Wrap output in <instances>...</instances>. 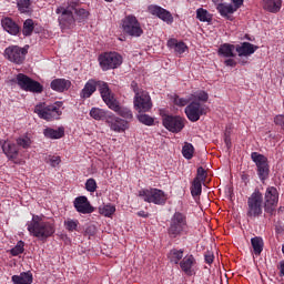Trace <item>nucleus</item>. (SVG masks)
<instances>
[{"instance_id":"1a4fd4ad","label":"nucleus","mask_w":284,"mask_h":284,"mask_svg":"<svg viewBox=\"0 0 284 284\" xmlns=\"http://www.w3.org/2000/svg\"><path fill=\"white\" fill-rule=\"evenodd\" d=\"M16 83L24 92H33L34 94H41V92H43V87L39 83V81L33 80L23 73H19L17 75Z\"/></svg>"},{"instance_id":"f704fd0d","label":"nucleus","mask_w":284,"mask_h":284,"mask_svg":"<svg viewBox=\"0 0 284 284\" xmlns=\"http://www.w3.org/2000/svg\"><path fill=\"white\" fill-rule=\"evenodd\" d=\"M69 3H73L75 4V9H72V12L77 14L79 21H85V19H88V17H90V12L85 9H78L79 8V3L78 2H74V1H71Z\"/></svg>"},{"instance_id":"423d86ee","label":"nucleus","mask_w":284,"mask_h":284,"mask_svg":"<svg viewBox=\"0 0 284 284\" xmlns=\"http://www.w3.org/2000/svg\"><path fill=\"white\" fill-rule=\"evenodd\" d=\"M75 4L69 3V6L60 7L55 10L57 14H60L58 20L62 30H72L77 26V20L74 19Z\"/></svg>"},{"instance_id":"f3484780","label":"nucleus","mask_w":284,"mask_h":284,"mask_svg":"<svg viewBox=\"0 0 284 284\" xmlns=\"http://www.w3.org/2000/svg\"><path fill=\"white\" fill-rule=\"evenodd\" d=\"M73 207L79 212V214H92L95 210L85 195L75 197L73 201Z\"/></svg>"},{"instance_id":"e2e57ef3","label":"nucleus","mask_w":284,"mask_h":284,"mask_svg":"<svg viewBox=\"0 0 284 284\" xmlns=\"http://www.w3.org/2000/svg\"><path fill=\"white\" fill-rule=\"evenodd\" d=\"M283 232H284V229H283L282 225H280V224L275 225V233L276 234H283Z\"/></svg>"},{"instance_id":"052dcab7","label":"nucleus","mask_w":284,"mask_h":284,"mask_svg":"<svg viewBox=\"0 0 284 284\" xmlns=\"http://www.w3.org/2000/svg\"><path fill=\"white\" fill-rule=\"evenodd\" d=\"M243 1L244 0H232V3L234 4L233 8H236V10H239V8L243 6Z\"/></svg>"},{"instance_id":"79ce46f5","label":"nucleus","mask_w":284,"mask_h":284,"mask_svg":"<svg viewBox=\"0 0 284 284\" xmlns=\"http://www.w3.org/2000/svg\"><path fill=\"white\" fill-rule=\"evenodd\" d=\"M17 6L19 11L26 14V12H30V6H32V0H17Z\"/></svg>"},{"instance_id":"a19ab883","label":"nucleus","mask_w":284,"mask_h":284,"mask_svg":"<svg viewBox=\"0 0 284 284\" xmlns=\"http://www.w3.org/2000/svg\"><path fill=\"white\" fill-rule=\"evenodd\" d=\"M79 220L68 219L64 221V227L68 232H79Z\"/></svg>"},{"instance_id":"c756f323","label":"nucleus","mask_w":284,"mask_h":284,"mask_svg":"<svg viewBox=\"0 0 284 284\" xmlns=\"http://www.w3.org/2000/svg\"><path fill=\"white\" fill-rule=\"evenodd\" d=\"M234 50H236V45L230 44V43H223L220 45L217 50L219 57H224L226 59H232L236 57V53H234Z\"/></svg>"},{"instance_id":"4be33fe9","label":"nucleus","mask_w":284,"mask_h":284,"mask_svg":"<svg viewBox=\"0 0 284 284\" xmlns=\"http://www.w3.org/2000/svg\"><path fill=\"white\" fill-rule=\"evenodd\" d=\"M257 50L258 47L250 42H242L241 44L235 45V52H237L239 57H252Z\"/></svg>"},{"instance_id":"c03bdc74","label":"nucleus","mask_w":284,"mask_h":284,"mask_svg":"<svg viewBox=\"0 0 284 284\" xmlns=\"http://www.w3.org/2000/svg\"><path fill=\"white\" fill-rule=\"evenodd\" d=\"M138 121H140V123H143V125H154V118L145 114V113H140L136 115Z\"/></svg>"},{"instance_id":"bf43d9fd","label":"nucleus","mask_w":284,"mask_h":284,"mask_svg":"<svg viewBox=\"0 0 284 284\" xmlns=\"http://www.w3.org/2000/svg\"><path fill=\"white\" fill-rule=\"evenodd\" d=\"M136 216H140L141 219H149L150 217V213H148L145 211H139L136 213Z\"/></svg>"},{"instance_id":"37998d69","label":"nucleus","mask_w":284,"mask_h":284,"mask_svg":"<svg viewBox=\"0 0 284 284\" xmlns=\"http://www.w3.org/2000/svg\"><path fill=\"white\" fill-rule=\"evenodd\" d=\"M16 143L19 148H23V150H28V148L32 145V140L29 136L24 135V136L18 138L16 140Z\"/></svg>"},{"instance_id":"09e8293b","label":"nucleus","mask_w":284,"mask_h":284,"mask_svg":"<svg viewBox=\"0 0 284 284\" xmlns=\"http://www.w3.org/2000/svg\"><path fill=\"white\" fill-rule=\"evenodd\" d=\"M194 99L195 100H193V101H202L203 103H207V100L210 99V95L205 91H200V92L194 94Z\"/></svg>"},{"instance_id":"f03ea898","label":"nucleus","mask_w":284,"mask_h":284,"mask_svg":"<svg viewBox=\"0 0 284 284\" xmlns=\"http://www.w3.org/2000/svg\"><path fill=\"white\" fill-rule=\"evenodd\" d=\"M27 230L31 236L39 239V241H48L57 232L53 222L44 221L39 215H33L32 220L27 222Z\"/></svg>"},{"instance_id":"4d7b16f0","label":"nucleus","mask_w":284,"mask_h":284,"mask_svg":"<svg viewBox=\"0 0 284 284\" xmlns=\"http://www.w3.org/2000/svg\"><path fill=\"white\" fill-rule=\"evenodd\" d=\"M87 236H94L97 234V226L95 225H89L85 229Z\"/></svg>"},{"instance_id":"4c0bfd02","label":"nucleus","mask_w":284,"mask_h":284,"mask_svg":"<svg viewBox=\"0 0 284 284\" xmlns=\"http://www.w3.org/2000/svg\"><path fill=\"white\" fill-rule=\"evenodd\" d=\"M114 212H116V206L112 204H106L99 207V214L106 216L108 219L112 217Z\"/></svg>"},{"instance_id":"c85d7f7f","label":"nucleus","mask_w":284,"mask_h":284,"mask_svg":"<svg viewBox=\"0 0 284 284\" xmlns=\"http://www.w3.org/2000/svg\"><path fill=\"white\" fill-rule=\"evenodd\" d=\"M216 10L221 14V17L227 19L229 21H232V17L230 14H234L236 12V8L227 3H217Z\"/></svg>"},{"instance_id":"cd10ccee","label":"nucleus","mask_w":284,"mask_h":284,"mask_svg":"<svg viewBox=\"0 0 284 284\" xmlns=\"http://www.w3.org/2000/svg\"><path fill=\"white\" fill-rule=\"evenodd\" d=\"M112 113V111H108L105 109H101V108H95L93 106L90 110V118L94 119V121H108L110 114Z\"/></svg>"},{"instance_id":"473e14b6","label":"nucleus","mask_w":284,"mask_h":284,"mask_svg":"<svg viewBox=\"0 0 284 284\" xmlns=\"http://www.w3.org/2000/svg\"><path fill=\"white\" fill-rule=\"evenodd\" d=\"M251 244H252L255 256H261V253L263 252V247L265 245V243L263 242V237L261 236L252 237Z\"/></svg>"},{"instance_id":"f8f14e48","label":"nucleus","mask_w":284,"mask_h":284,"mask_svg":"<svg viewBox=\"0 0 284 284\" xmlns=\"http://www.w3.org/2000/svg\"><path fill=\"white\" fill-rule=\"evenodd\" d=\"M189 121L196 123L203 116L207 114V106L201 104L199 101H192L184 110Z\"/></svg>"},{"instance_id":"13d9d810","label":"nucleus","mask_w":284,"mask_h":284,"mask_svg":"<svg viewBox=\"0 0 284 284\" xmlns=\"http://www.w3.org/2000/svg\"><path fill=\"white\" fill-rule=\"evenodd\" d=\"M224 64L229 68H236V61L234 59H227L224 61Z\"/></svg>"},{"instance_id":"a18cd8bd","label":"nucleus","mask_w":284,"mask_h":284,"mask_svg":"<svg viewBox=\"0 0 284 284\" xmlns=\"http://www.w3.org/2000/svg\"><path fill=\"white\" fill-rule=\"evenodd\" d=\"M26 243L23 241H19L17 245L11 248V255L12 256H19V254H23L26 252Z\"/></svg>"},{"instance_id":"ddd939ff","label":"nucleus","mask_w":284,"mask_h":284,"mask_svg":"<svg viewBox=\"0 0 284 284\" xmlns=\"http://www.w3.org/2000/svg\"><path fill=\"white\" fill-rule=\"evenodd\" d=\"M134 110L141 113L150 112L152 110V98L148 91H141L140 94L134 95Z\"/></svg>"},{"instance_id":"0e129e2a","label":"nucleus","mask_w":284,"mask_h":284,"mask_svg":"<svg viewBox=\"0 0 284 284\" xmlns=\"http://www.w3.org/2000/svg\"><path fill=\"white\" fill-rule=\"evenodd\" d=\"M104 1H106V3H112V1H114V0H104Z\"/></svg>"},{"instance_id":"de8ad7c7","label":"nucleus","mask_w":284,"mask_h":284,"mask_svg":"<svg viewBox=\"0 0 284 284\" xmlns=\"http://www.w3.org/2000/svg\"><path fill=\"white\" fill-rule=\"evenodd\" d=\"M97 180H94L93 178H90L87 180L85 182V190L87 192H97Z\"/></svg>"},{"instance_id":"7c9ffc66","label":"nucleus","mask_w":284,"mask_h":284,"mask_svg":"<svg viewBox=\"0 0 284 284\" xmlns=\"http://www.w3.org/2000/svg\"><path fill=\"white\" fill-rule=\"evenodd\" d=\"M43 134L47 139H63L65 136V128L60 126L57 130L47 128L43 130Z\"/></svg>"},{"instance_id":"dca6fc26","label":"nucleus","mask_w":284,"mask_h":284,"mask_svg":"<svg viewBox=\"0 0 284 284\" xmlns=\"http://www.w3.org/2000/svg\"><path fill=\"white\" fill-rule=\"evenodd\" d=\"M148 11L150 12V14H152L153 17H158V19H161L165 23H174V17H172V13L163 7L150 4L148 7Z\"/></svg>"},{"instance_id":"49530a36","label":"nucleus","mask_w":284,"mask_h":284,"mask_svg":"<svg viewBox=\"0 0 284 284\" xmlns=\"http://www.w3.org/2000/svg\"><path fill=\"white\" fill-rule=\"evenodd\" d=\"M205 179H207V171H205L203 166H199L197 174L194 181H200V183H204Z\"/></svg>"},{"instance_id":"6e6552de","label":"nucleus","mask_w":284,"mask_h":284,"mask_svg":"<svg viewBox=\"0 0 284 284\" xmlns=\"http://www.w3.org/2000/svg\"><path fill=\"white\" fill-rule=\"evenodd\" d=\"M251 159L257 168V176L262 183H265L270 179V163L267 158L258 152H252Z\"/></svg>"},{"instance_id":"2f4dec72","label":"nucleus","mask_w":284,"mask_h":284,"mask_svg":"<svg viewBox=\"0 0 284 284\" xmlns=\"http://www.w3.org/2000/svg\"><path fill=\"white\" fill-rule=\"evenodd\" d=\"M13 284H32L33 277L30 272H22L20 275H13L11 277Z\"/></svg>"},{"instance_id":"3c124183","label":"nucleus","mask_w":284,"mask_h":284,"mask_svg":"<svg viewBox=\"0 0 284 284\" xmlns=\"http://www.w3.org/2000/svg\"><path fill=\"white\" fill-rule=\"evenodd\" d=\"M173 103H174V105H178L179 108H185V105H187V103H190V101L187 99L180 98L179 95H175Z\"/></svg>"},{"instance_id":"a878e982","label":"nucleus","mask_w":284,"mask_h":284,"mask_svg":"<svg viewBox=\"0 0 284 284\" xmlns=\"http://www.w3.org/2000/svg\"><path fill=\"white\" fill-rule=\"evenodd\" d=\"M110 110L115 112L119 116H122V119H125V121H132L134 119L132 110L128 106L121 105L119 101Z\"/></svg>"},{"instance_id":"c9c22d12","label":"nucleus","mask_w":284,"mask_h":284,"mask_svg":"<svg viewBox=\"0 0 284 284\" xmlns=\"http://www.w3.org/2000/svg\"><path fill=\"white\" fill-rule=\"evenodd\" d=\"M33 32H34V20L27 19L23 22L22 34H23V37H32Z\"/></svg>"},{"instance_id":"412c9836","label":"nucleus","mask_w":284,"mask_h":284,"mask_svg":"<svg viewBox=\"0 0 284 284\" xmlns=\"http://www.w3.org/2000/svg\"><path fill=\"white\" fill-rule=\"evenodd\" d=\"M72 87V82L70 80H65L63 78H57L51 81L50 88L53 92H68Z\"/></svg>"},{"instance_id":"bb28decb","label":"nucleus","mask_w":284,"mask_h":284,"mask_svg":"<svg viewBox=\"0 0 284 284\" xmlns=\"http://www.w3.org/2000/svg\"><path fill=\"white\" fill-rule=\"evenodd\" d=\"M283 7L282 0H262V8L266 12H271L272 14H276L281 12V8Z\"/></svg>"},{"instance_id":"ea45409f","label":"nucleus","mask_w":284,"mask_h":284,"mask_svg":"<svg viewBox=\"0 0 284 284\" xmlns=\"http://www.w3.org/2000/svg\"><path fill=\"white\" fill-rule=\"evenodd\" d=\"M182 154L184 159L190 161L194 156V145H192V143L186 142L182 148Z\"/></svg>"},{"instance_id":"f257e3e1","label":"nucleus","mask_w":284,"mask_h":284,"mask_svg":"<svg viewBox=\"0 0 284 284\" xmlns=\"http://www.w3.org/2000/svg\"><path fill=\"white\" fill-rule=\"evenodd\" d=\"M246 205V216L248 219L263 216V207L266 214L274 216V214H276V205H278V190L274 186H268L263 199L261 190L255 189L247 197Z\"/></svg>"},{"instance_id":"603ef678","label":"nucleus","mask_w":284,"mask_h":284,"mask_svg":"<svg viewBox=\"0 0 284 284\" xmlns=\"http://www.w3.org/2000/svg\"><path fill=\"white\" fill-rule=\"evenodd\" d=\"M49 163L51 165V168H57V165H59V163H61V156L59 155H53L49 159Z\"/></svg>"},{"instance_id":"20e7f679","label":"nucleus","mask_w":284,"mask_h":284,"mask_svg":"<svg viewBox=\"0 0 284 284\" xmlns=\"http://www.w3.org/2000/svg\"><path fill=\"white\" fill-rule=\"evenodd\" d=\"M61 108H63V102L61 101H57L55 103L49 105L43 102L34 106V113L44 121H54V119H59V116L63 114Z\"/></svg>"},{"instance_id":"a211bd4d","label":"nucleus","mask_w":284,"mask_h":284,"mask_svg":"<svg viewBox=\"0 0 284 284\" xmlns=\"http://www.w3.org/2000/svg\"><path fill=\"white\" fill-rule=\"evenodd\" d=\"M106 123L112 132H125L128 130V120L116 116L113 112L109 114Z\"/></svg>"},{"instance_id":"aec40b11","label":"nucleus","mask_w":284,"mask_h":284,"mask_svg":"<svg viewBox=\"0 0 284 284\" xmlns=\"http://www.w3.org/2000/svg\"><path fill=\"white\" fill-rule=\"evenodd\" d=\"M166 45L169 50L174 52V54H178V57H181V54L187 52V44H185L183 41H178L176 38L169 39Z\"/></svg>"},{"instance_id":"9b49d317","label":"nucleus","mask_w":284,"mask_h":284,"mask_svg":"<svg viewBox=\"0 0 284 284\" xmlns=\"http://www.w3.org/2000/svg\"><path fill=\"white\" fill-rule=\"evenodd\" d=\"M122 28L125 34H129V37H141V34H143L141 23L134 16H126L122 20Z\"/></svg>"},{"instance_id":"2eb2a0df","label":"nucleus","mask_w":284,"mask_h":284,"mask_svg":"<svg viewBox=\"0 0 284 284\" xmlns=\"http://www.w3.org/2000/svg\"><path fill=\"white\" fill-rule=\"evenodd\" d=\"M98 91L100 93L102 101L105 103L109 110L119 101L112 92V89H110V84H108V82L105 81H98Z\"/></svg>"},{"instance_id":"864d4df0","label":"nucleus","mask_w":284,"mask_h":284,"mask_svg":"<svg viewBox=\"0 0 284 284\" xmlns=\"http://www.w3.org/2000/svg\"><path fill=\"white\" fill-rule=\"evenodd\" d=\"M204 261H205V263H207V265H212L214 263V253L207 251L204 254Z\"/></svg>"},{"instance_id":"e433bc0d","label":"nucleus","mask_w":284,"mask_h":284,"mask_svg":"<svg viewBox=\"0 0 284 284\" xmlns=\"http://www.w3.org/2000/svg\"><path fill=\"white\" fill-rule=\"evenodd\" d=\"M196 19L202 21V23H210V21H212V14H210V12L203 8H199L196 10Z\"/></svg>"},{"instance_id":"5701e85b","label":"nucleus","mask_w":284,"mask_h":284,"mask_svg":"<svg viewBox=\"0 0 284 284\" xmlns=\"http://www.w3.org/2000/svg\"><path fill=\"white\" fill-rule=\"evenodd\" d=\"M97 88H99V80L89 79L83 89L80 91V98L90 99V97L97 92Z\"/></svg>"},{"instance_id":"8fccbe9b","label":"nucleus","mask_w":284,"mask_h":284,"mask_svg":"<svg viewBox=\"0 0 284 284\" xmlns=\"http://www.w3.org/2000/svg\"><path fill=\"white\" fill-rule=\"evenodd\" d=\"M226 133L232 134V126H226L225 132H224V134H225L224 143H225L227 150H230V148H232V139Z\"/></svg>"},{"instance_id":"4468645a","label":"nucleus","mask_w":284,"mask_h":284,"mask_svg":"<svg viewBox=\"0 0 284 284\" xmlns=\"http://www.w3.org/2000/svg\"><path fill=\"white\" fill-rule=\"evenodd\" d=\"M163 126L172 132L173 134H179L185 128V119L179 115H164L162 118Z\"/></svg>"},{"instance_id":"6e6d98bb","label":"nucleus","mask_w":284,"mask_h":284,"mask_svg":"<svg viewBox=\"0 0 284 284\" xmlns=\"http://www.w3.org/2000/svg\"><path fill=\"white\" fill-rule=\"evenodd\" d=\"M274 123L284 130V115H276L274 118Z\"/></svg>"},{"instance_id":"72a5a7b5","label":"nucleus","mask_w":284,"mask_h":284,"mask_svg":"<svg viewBox=\"0 0 284 284\" xmlns=\"http://www.w3.org/2000/svg\"><path fill=\"white\" fill-rule=\"evenodd\" d=\"M183 248H173L169 253V258L171 263H174L175 265H180L183 261Z\"/></svg>"},{"instance_id":"39448f33","label":"nucleus","mask_w":284,"mask_h":284,"mask_svg":"<svg viewBox=\"0 0 284 284\" xmlns=\"http://www.w3.org/2000/svg\"><path fill=\"white\" fill-rule=\"evenodd\" d=\"M139 196L145 203H153L154 205H165L168 203V194L161 189H142L139 191Z\"/></svg>"},{"instance_id":"9d476101","label":"nucleus","mask_w":284,"mask_h":284,"mask_svg":"<svg viewBox=\"0 0 284 284\" xmlns=\"http://www.w3.org/2000/svg\"><path fill=\"white\" fill-rule=\"evenodd\" d=\"M28 45L21 48L19 45H10L4 50V57L11 63L21 65L26 61V54H28Z\"/></svg>"},{"instance_id":"0eeeda50","label":"nucleus","mask_w":284,"mask_h":284,"mask_svg":"<svg viewBox=\"0 0 284 284\" xmlns=\"http://www.w3.org/2000/svg\"><path fill=\"white\" fill-rule=\"evenodd\" d=\"M99 63L103 72L108 70H116L123 63V57L119 52H104L99 55Z\"/></svg>"},{"instance_id":"b1692460","label":"nucleus","mask_w":284,"mask_h":284,"mask_svg":"<svg viewBox=\"0 0 284 284\" xmlns=\"http://www.w3.org/2000/svg\"><path fill=\"white\" fill-rule=\"evenodd\" d=\"M194 265H196V258L192 254H187L180 262V267L182 272L186 274V276H192V272H193L192 268L194 267Z\"/></svg>"},{"instance_id":"680f3d73","label":"nucleus","mask_w":284,"mask_h":284,"mask_svg":"<svg viewBox=\"0 0 284 284\" xmlns=\"http://www.w3.org/2000/svg\"><path fill=\"white\" fill-rule=\"evenodd\" d=\"M277 270L280 271V276H284V261L278 263Z\"/></svg>"},{"instance_id":"58836bf2","label":"nucleus","mask_w":284,"mask_h":284,"mask_svg":"<svg viewBox=\"0 0 284 284\" xmlns=\"http://www.w3.org/2000/svg\"><path fill=\"white\" fill-rule=\"evenodd\" d=\"M203 192V184L199 180H193V183L191 185V194L193 197L201 196V193Z\"/></svg>"},{"instance_id":"7ed1b4c3","label":"nucleus","mask_w":284,"mask_h":284,"mask_svg":"<svg viewBox=\"0 0 284 284\" xmlns=\"http://www.w3.org/2000/svg\"><path fill=\"white\" fill-rule=\"evenodd\" d=\"M190 225H187V215L176 211L170 220L168 234L171 239H179L187 235Z\"/></svg>"},{"instance_id":"393cba45","label":"nucleus","mask_w":284,"mask_h":284,"mask_svg":"<svg viewBox=\"0 0 284 284\" xmlns=\"http://www.w3.org/2000/svg\"><path fill=\"white\" fill-rule=\"evenodd\" d=\"M1 26L6 32L12 34V37H17V34L21 33V27L12 20V18H4L1 20Z\"/></svg>"},{"instance_id":"6ab92c4d","label":"nucleus","mask_w":284,"mask_h":284,"mask_svg":"<svg viewBox=\"0 0 284 284\" xmlns=\"http://www.w3.org/2000/svg\"><path fill=\"white\" fill-rule=\"evenodd\" d=\"M3 154L9 161H14L19 156V146L10 141H0Z\"/></svg>"},{"instance_id":"5fc2aeb1","label":"nucleus","mask_w":284,"mask_h":284,"mask_svg":"<svg viewBox=\"0 0 284 284\" xmlns=\"http://www.w3.org/2000/svg\"><path fill=\"white\" fill-rule=\"evenodd\" d=\"M131 89L133 90L135 97H139L141 92H145L144 90L139 89V84L136 83V81L131 82Z\"/></svg>"}]
</instances>
